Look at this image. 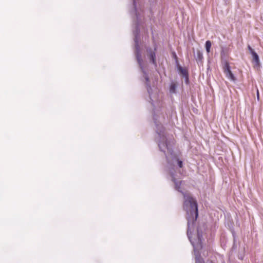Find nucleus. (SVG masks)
<instances>
[{"mask_svg":"<svg viewBox=\"0 0 263 263\" xmlns=\"http://www.w3.org/2000/svg\"><path fill=\"white\" fill-rule=\"evenodd\" d=\"M248 50L250 53L252 54L253 59L252 62L255 63L256 65L258 66L259 65V59L257 54L254 51V50L252 48V47L250 46H248Z\"/></svg>","mask_w":263,"mask_h":263,"instance_id":"7ed1b4c3","label":"nucleus"},{"mask_svg":"<svg viewBox=\"0 0 263 263\" xmlns=\"http://www.w3.org/2000/svg\"><path fill=\"white\" fill-rule=\"evenodd\" d=\"M224 73L228 79L232 81H236V78L235 77L234 75L233 74L231 69L224 72Z\"/></svg>","mask_w":263,"mask_h":263,"instance_id":"39448f33","label":"nucleus"},{"mask_svg":"<svg viewBox=\"0 0 263 263\" xmlns=\"http://www.w3.org/2000/svg\"><path fill=\"white\" fill-rule=\"evenodd\" d=\"M136 57H137V61H138V63L140 64L141 62H142V61L141 58L140 54L139 53H138L137 54Z\"/></svg>","mask_w":263,"mask_h":263,"instance_id":"9b49d317","label":"nucleus"},{"mask_svg":"<svg viewBox=\"0 0 263 263\" xmlns=\"http://www.w3.org/2000/svg\"><path fill=\"white\" fill-rule=\"evenodd\" d=\"M176 85L175 83H172L170 87V91L171 93H174L176 92Z\"/></svg>","mask_w":263,"mask_h":263,"instance_id":"1a4fd4ad","label":"nucleus"},{"mask_svg":"<svg viewBox=\"0 0 263 263\" xmlns=\"http://www.w3.org/2000/svg\"><path fill=\"white\" fill-rule=\"evenodd\" d=\"M179 70L180 73L184 77L186 78V79L188 80V72L186 69L183 68L182 67L179 66Z\"/></svg>","mask_w":263,"mask_h":263,"instance_id":"423d86ee","label":"nucleus"},{"mask_svg":"<svg viewBox=\"0 0 263 263\" xmlns=\"http://www.w3.org/2000/svg\"><path fill=\"white\" fill-rule=\"evenodd\" d=\"M257 98L259 99V91H258V90H257Z\"/></svg>","mask_w":263,"mask_h":263,"instance_id":"ddd939ff","label":"nucleus"},{"mask_svg":"<svg viewBox=\"0 0 263 263\" xmlns=\"http://www.w3.org/2000/svg\"><path fill=\"white\" fill-rule=\"evenodd\" d=\"M148 57L151 61L154 64L156 65V55L155 52L153 51L152 49L147 50Z\"/></svg>","mask_w":263,"mask_h":263,"instance_id":"20e7f679","label":"nucleus"},{"mask_svg":"<svg viewBox=\"0 0 263 263\" xmlns=\"http://www.w3.org/2000/svg\"><path fill=\"white\" fill-rule=\"evenodd\" d=\"M211 45H212V44H211V42L210 41H207L205 42V49H206V51L208 53H209L210 52V49L211 47Z\"/></svg>","mask_w":263,"mask_h":263,"instance_id":"9d476101","label":"nucleus"},{"mask_svg":"<svg viewBox=\"0 0 263 263\" xmlns=\"http://www.w3.org/2000/svg\"><path fill=\"white\" fill-rule=\"evenodd\" d=\"M195 263H205L203 258L198 253L195 254Z\"/></svg>","mask_w":263,"mask_h":263,"instance_id":"6e6552de","label":"nucleus"},{"mask_svg":"<svg viewBox=\"0 0 263 263\" xmlns=\"http://www.w3.org/2000/svg\"><path fill=\"white\" fill-rule=\"evenodd\" d=\"M172 181L175 184L176 190L182 193L184 197V201L183 203V209L186 211L187 214V219L188 229L187 234L188 237L194 246L195 250L201 249L202 248V246L201 239L199 236H198V242L196 244L195 242L192 240V237L191 236V229L193 226L194 222L196 221L198 216L197 203L194 199L190 196V195L184 193L181 191L182 181H178L174 177L172 178Z\"/></svg>","mask_w":263,"mask_h":263,"instance_id":"f257e3e1","label":"nucleus"},{"mask_svg":"<svg viewBox=\"0 0 263 263\" xmlns=\"http://www.w3.org/2000/svg\"><path fill=\"white\" fill-rule=\"evenodd\" d=\"M164 132H165V129H164V127L162 125H158L157 132L158 134V135L160 136V137H161L162 136L163 138V140H165V141L163 142L159 143V146L160 148H162V147H167V144H166V140H165V137H164Z\"/></svg>","mask_w":263,"mask_h":263,"instance_id":"f03ea898","label":"nucleus"},{"mask_svg":"<svg viewBox=\"0 0 263 263\" xmlns=\"http://www.w3.org/2000/svg\"><path fill=\"white\" fill-rule=\"evenodd\" d=\"M230 69H231V68H230V66L229 65V62L227 61H225L223 62V72H224Z\"/></svg>","mask_w":263,"mask_h":263,"instance_id":"0eeeda50","label":"nucleus"},{"mask_svg":"<svg viewBox=\"0 0 263 263\" xmlns=\"http://www.w3.org/2000/svg\"><path fill=\"white\" fill-rule=\"evenodd\" d=\"M177 163H178V166H179V167L182 168L183 167L182 161L178 159H177Z\"/></svg>","mask_w":263,"mask_h":263,"instance_id":"f8f14e48","label":"nucleus"}]
</instances>
